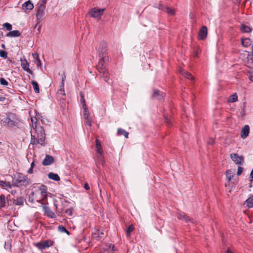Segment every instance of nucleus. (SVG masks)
<instances>
[{
    "mask_svg": "<svg viewBox=\"0 0 253 253\" xmlns=\"http://www.w3.org/2000/svg\"><path fill=\"white\" fill-rule=\"evenodd\" d=\"M108 60L104 59H99L98 64L96 66V69L101 74V78H102L104 81L109 84H112L113 82L110 79V74L106 68V64Z\"/></svg>",
    "mask_w": 253,
    "mask_h": 253,
    "instance_id": "1",
    "label": "nucleus"
},
{
    "mask_svg": "<svg viewBox=\"0 0 253 253\" xmlns=\"http://www.w3.org/2000/svg\"><path fill=\"white\" fill-rule=\"evenodd\" d=\"M6 115V118L5 119L1 120L3 126L9 128H14L15 127H18L20 120L17 115L12 113H7Z\"/></svg>",
    "mask_w": 253,
    "mask_h": 253,
    "instance_id": "2",
    "label": "nucleus"
},
{
    "mask_svg": "<svg viewBox=\"0 0 253 253\" xmlns=\"http://www.w3.org/2000/svg\"><path fill=\"white\" fill-rule=\"evenodd\" d=\"M46 1V0H42L41 3L38 4L37 12L36 14L37 23L35 25L34 29L37 28L39 32L40 31L41 25H38V24L42 20V18L45 14Z\"/></svg>",
    "mask_w": 253,
    "mask_h": 253,
    "instance_id": "3",
    "label": "nucleus"
},
{
    "mask_svg": "<svg viewBox=\"0 0 253 253\" xmlns=\"http://www.w3.org/2000/svg\"><path fill=\"white\" fill-rule=\"evenodd\" d=\"M30 183V179L21 173H17L15 175L12 185L14 187L26 186Z\"/></svg>",
    "mask_w": 253,
    "mask_h": 253,
    "instance_id": "4",
    "label": "nucleus"
},
{
    "mask_svg": "<svg viewBox=\"0 0 253 253\" xmlns=\"http://www.w3.org/2000/svg\"><path fill=\"white\" fill-rule=\"evenodd\" d=\"M35 130L36 132L37 133V143L40 144L42 146H44V140L45 139V134L44 132L43 127L41 126H36Z\"/></svg>",
    "mask_w": 253,
    "mask_h": 253,
    "instance_id": "5",
    "label": "nucleus"
},
{
    "mask_svg": "<svg viewBox=\"0 0 253 253\" xmlns=\"http://www.w3.org/2000/svg\"><path fill=\"white\" fill-rule=\"evenodd\" d=\"M98 56L100 59H104L105 60L109 59L106 42H103L100 43L98 48Z\"/></svg>",
    "mask_w": 253,
    "mask_h": 253,
    "instance_id": "6",
    "label": "nucleus"
},
{
    "mask_svg": "<svg viewBox=\"0 0 253 253\" xmlns=\"http://www.w3.org/2000/svg\"><path fill=\"white\" fill-rule=\"evenodd\" d=\"M54 242L50 240H47L42 242H38L35 244V246L39 250L42 251L53 245Z\"/></svg>",
    "mask_w": 253,
    "mask_h": 253,
    "instance_id": "7",
    "label": "nucleus"
},
{
    "mask_svg": "<svg viewBox=\"0 0 253 253\" xmlns=\"http://www.w3.org/2000/svg\"><path fill=\"white\" fill-rule=\"evenodd\" d=\"M104 8H97L94 7L89 11V14L90 17L100 19L104 11Z\"/></svg>",
    "mask_w": 253,
    "mask_h": 253,
    "instance_id": "8",
    "label": "nucleus"
},
{
    "mask_svg": "<svg viewBox=\"0 0 253 253\" xmlns=\"http://www.w3.org/2000/svg\"><path fill=\"white\" fill-rule=\"evenodd\" d=\"M230 158L236 165L242 166L244 163V157L238 155L237 153H231Z\"/></svg>",
    "mask_w": 253,
    "mask_h": 253,
    "instance_id": "9",
    "label": "nucleus"
},
{
    "mask_svg": "<svg viewBox=\"0 0 253 253\" xmlns=\"http://www.w3.org/2000/svg\"><path fill=\"white\" fill-rule=\"evenodd\" d=\"M20 61L21 62V66L22 69L29 74H33V71L29 68V63L28 62L27 60L25 58L23 59L21 58Z\"/></svg>",
    "mask_w": 253,
    "mask_h": 253,
    "instance_id": "10",
    "label": "nucleus"
},
{
    "mask_svg": "<svg viewBox=\"0 0 253 253\" xmlns=\"http://www.w3.org/2000/svg\"><path fill=\"white\" fill-rule=\"evenodd\" d=\"M54 162V158L49 155H45L44 159L42 162L43 166H47L52 164Z\"/></svg>",
    "mask_w": 253,
    "mask_h": 253,
    "instance_id": "11",
    "label": "nucleus"
},
{
    "mask_svg": "<svg viewBox=\"0 0 253 253\" xmlns=\"http://www.w3.org/2000/svg\"><path fill=\"white\" fill-rule=\"evenodd\" d=\"M208 30L205 26H203L199 30L198 33L199 38L201 40H205L207 36Z\"/></svg>",
    "mask_w": 253,
    "mask_h": 253,
    "instance_id": "12",
    "label": "nucleus"
},
{
    "mask_svg": "<svg viewBox=\"0 0 253 253\" xmlns=\"http://www.w3.org/2000/svg\"><path fill=\"white\" fill-rule=\"evenodd\" d=\"M6 205H9L8 197L6 198L3 194H1L0 195V210L6 207Z\"/></svg>",
    "mask_w": 253,
    "mask_h": 253,
    "instance_id": "13",
    "label": "nucleus"
},
{
    "mask_svg": "<svg viewBox=\"0 0 253 253\" xmlns=\"http://www.w3.org/2000/svg\"><path fill=\"white\" fill-rule=\"evenodd\" d=\"M43 209L45 214H46L48 217L52 218L56 217L55 213L51 211L49 207L44 205L43 206Z\"/></svg>",
    "mask_w": 253,
    "mask_h": 253,
    "instance_id": "14",
    "label": "nucleus"
},
{
    "mask_svg": "<svg viewBox=\"0 0 253 253\" xmlns=\"http://www.w3.org/2000/svg\"><path fill=\"white\" fill-rule=\"evenodd\" d=\"M250 132V127L248 125H245L241 130V137L243 139H245Z\"/></svg>",
    "mask_w": 253,
    "mask_h": 253,
    "instance_id": "15",
    "label": "nucleus"
},
{
    "mask_svg": "<svg viewBox=\"0 0 253 253\" xmlns=\"http://www.w3.org/2000/svg\"><path fill=\"white\" fill-rule=\"evenodd\" d=\"M39 190L41 193V195L42 197V199H44V198H46L47 196V187L46 185H44L43 184H42L39 187Z\"/></svg>",
    "mask_w": 253,
    "mask_h": 253,
    "instance_id": "16",
    "label": "nucleus"
},
{
    "mask_svg": "<svg viewBox=\"0 0 253 253\" xmlns=\"http://www.w3.org/2000/svg\"><path fill=\"white\" fill-rule=\"evenodd\" d=\"M160 9H161L163 11H166L170 15H173L175 13L174 9L169 7L164 6L161 5L160 6Z\"/></svg>",
    "mask_w": 253,
    "mask_h": 253,
    "instance_id": "17",
    "label": "nucleus"
},
{
    "mask_svg": "<svg viewBox=\"0 0 253 253\" xmlns=\"http://www.w3.org/2000/svg\"><path fill=\"white\" fill-rule=\"evenodd\" d=\"M34 8V5L30 0L24 2L22 5V8L24 10H31Z\"/></svg>",
    "mask_w": 253,
    "mask_h": 253,
    "instance_id": "18",
    "label": "nucleus"
},
{
    "mask_svg": "<svg viewBox=\"0 0 253 253\" xmlns=\"http://www.w3.org/2000/svg\"><path fill=\"white\" fill-rule=\"evenodd\" d=\"M92 239L99 241L103 239V236L100 235L99 230L95 229L94 231L92 233Z\"/></svg>",
    "mask_w": 253,
    "mask_h": 253,
    "instance_id": "19",
    "label": "nucleus"
},
{
    "mask_svg": "<svg viewBox=\"0 0 253 253\" xmlns=\"http://www.w3.org/2000/svg\"><path fill=\"white\" fill-rule=\"evenodd\" d=\"M48 178L55 180L56 181H58L60 180V178L57 174L52 172L48 173Z\"/></svg>",
    "mask_w": 253,
    "mask_h": 253,
    "instance_id": "20",
    "label": "nucleus"
},
{
    "mask_svg": "<svg viewBox=\"0 0 253 253\" xmlns=\"http://www.w3.org/2000/svg\"><path fill=\"white\" fill-rule=\"evenodd\" d=\"M20 35L21 33L18 30H14L8 32L6 34V36L8 37H17L20 36Z\"/></svg>",
    "mask_w": 253,
    "mask_h": 253,
    "instance_id": "21",
    "label": "nucleus"
},
{
    "mask_svg": "<svg viewBox=\"0 0 253 253\" xmlns=\"http://www.w3.org/2000/svg\"><path fill=\"white\" fill-rule=\"evenodd\" d=\"M240 29L242 32L244 33H249L252 31V28L251 27L244 24H241Z\"/></svg>",
    "mask_w": 253,
    "mask_h": 253,
    "instance_id": "22",
    "label": "nucleus"
},
{
    "mask_svg": "<svg viewBox=\"0 0 253 253\" xmlns=\"http://www.w3.org/2000/svg\"><path fill=\"white\" fill-rule=\"evenodd\" d=\"M24 199L23 197H20L16 199H14L13 204L17 206H22L24 204Z\"/></svg>",
    "mask_w": 253,
    "mask_h": 253,
    "instance_id": "23",
    "label": "nucleus"
},
{
    "mask_svg": "<svg viewBox=\"0 0 253 253\" xmlns=\"http://www.w3.org/2000/svg\"><path fill=\"white\" fill-rule=\"evenodd\" d=\"M117 134L118 135H124V136L126 138H127L128 137L129 133L128 132H127L125 130H124L122 128H119L118 129Z\"/></svg>",
    "mask_w": 253,
    "mask_h": 253,
    "instance_id": "24",
    "label": "nucleus"
},
{
    "mask_svg": "<svg viewBox=\"0 0 253 253\" xmlns=\"http://www.w3.org/2000/svg\"><path fill=\"white\" fill-rule=\"evenodd\" d=\"M252 42L249 38H244L242 39V44L244 47H248L251 44Z\"/></svg>",
    "mask_w": 253,
    "mask_h": 253,
    "instance_id": "25",
    "label": "nucleus"
},
{
    "mask_svg": "<svg viewBox=\"0 0 253 253\" xmlns=\"http://www.w3.org/2000/svg\"><path fill=\"white\" fill-rule=\"evenodd\" d=\"M249 208H253V195L249 197L245 203Z\"/></svg>",
    "mask_w": 253,
    "mask_h": 253,
    "instance_id": "26",
    "label": "nucleus"
},
{
    "mask_svg": "<svg viewBox=\"0 0 253 253\" xmlns=\"http://www.w3.org/2000/svg\"><path fill=\"white\" fill-rule=\"evenodd\" d=\"M134 230V226L132 224L130 225L127 228V229L126 230V237L127 238H129L130 237L131 233L132 231H133Z\"/></svg>",
    "mask_w": 253,
    "mask_h": 253,
    "instance_id": "27",
    "label": "nucleus"
},
{
    "mask_svg": "<svg viewBox=\"0 0 253 253\" xmlns=\"http://www.w3.org/2000/svg\"><path fill=\"white\" fill-rule=\"evenodd\" d=\"M234 176V175L231 169L227 170L226 171V176L228 182H230Z\"/></svg>",
    "mask_w": 253,
    "mask_h": 253,
    "instance_id": "28",
    "label": "nucleus"
},
{
    "mask_svg": "<svg viewBox=\"0 0 253 253\" xmlns=\"http://www.w3.org/2000/svg\"><path fill=\"white\" fill-rule=\"evenodd\" d=\"M181 74H182V76H183L184 77H185L187 79H190L191 80H194L193 77L192 76L191 74L190 73H189V72H187L184 70H182L181 71Z\"/></svg>",
    "mask_w": 253,
    "mask_h": 253,
    "instance_id": "29",
    "label": "nucleus"
},
{
    "mask_svg": "<svg viewBox=\"0 0 253 253\" xmlns=\"http://www.w3.org/2000/svg\"><path fill=\"white\" fill-rule=\"evenodd\" d=\"M0 185L3 188L6 187L11 188L12 187V185L9 182H6L2 180L0 181Z\"/></svg>",
    "mask_w": 253,
    "mask_h": 253,
    "instance_id": "30",
    "label": "nucleus"
},
{
    "mask_svg": "<svg viewBox=\"0 0 253 253\" xmlns=\"http://www.w3.org/2000/svg\"><path fill=\"white\" fill-rule=\"evenodd\" d=\"M32 84L33 86V88L35 90V91L36 93H39L40 92V88L37 82L36 81H32Z\"/></svg>",
    "mask_w": 253,
    "mask_h": 253,
    "instance_id": "31",
    "label": "nucleus"
},
{
    "mask_svg": "<svg viewBox=\"0 0 253 253\" xmlns=\"http://www.w3.org/2000/svg\"><path fill=\"white\" fill-rule=\"evenodd\" d=\"M83 108V115L84 119H88V118L90 117V114L88 110V108L86 107H84Z\"/></svg>",
    "mask_w": 253,
    "mask_h": 253,
    "instance_id": "32",
    "label": "nucleus"
},
{
    "mask_svg": "<svg viewBox=\"0 0 253 253\" xmlns=\"http://www.w3.org/2000/svg\"><path fill=\"white\" fill-rule=\"evenodd\" d=\"M247 63L253 67V45L252 46V54L250 58L248 59Z\"/></svg>",
    "mask_w": 253,
    "mask_h": 253,
    "instance_id": "33",
    "label": "nucleus"
},
{
    "mask_svg": "<svg viewBox=\"0 0 253 253\" xmlns=\"http://www.w3.org/2000/svg\"><path fill=\"white\" fill-rule=\"evenodd\" d=\"M247 76L252 82H253V68L250 69L247 72Z\"/></svg>",
    "mask_w": 253,
    "mask_h": 253,
    "instance_id": "34",
    "label": "nucleus"
},
{
    "mask_svg": "<svg viewBox=\"0 0 253 253\" xmlns=\"http://www.w3.org/2000/svg\"><path fill=\"white\" fill-rule=\"evenodd\" d=\"M57 94L60 95H65V91L64 89V84H61L60 86L59 89L57 92Z\"/></svg>",
    "mask_w": 253,
    "mask_h": 253,
    "instance_id": "35",
    "label": "nucleus"
},
{
    "mask_svg": "<svg viewBox=\"0 0 253 253\" xmlns=\"http://www.w3.org/2000/svg\"><path fill=\"white\" fill-rule=\"evenodd\" d=\"M238 100V96H230L228 98V101L230 103H233Z\"/></svg>",
    "mask_w": 253,
    "mask_h": 253,
    "instance_id": "36",
    "label": "nucleus"
},
{
    "mask_svg": "<svg viewBox=\"0 0 253 253\" xmlns=\"http://www.w3.org/2000/svg\"><path fill=\"white\" fill-rule=\"evenodd\" d=\"M178 218L180 219H183L187 222L190 220L189 217L188 216H187L185 213L179 214Z\"/></svg>",
    "mask_w": 253,
    "mask_h": 253,
    "instance_id": "37",
    "label": "nucleus"
},
{
    "mask_svg": "<svg viewBox=\"0 0 253 253\" xmlns=\"http://www.w3.org/2000/svg\"><path fill=\"white\" fill-rule=\"evenodd\" d=\"M4 247L5 249L11 251V245L10 242L9 241L5 242Z\"/></svg>",
    "mask_w": 253,
    "mask_h": 253,
    "instance_id": "38",
    "label": "nucleus"
},
{
    "mask_svg": "<svg viewBox=\"0 0 253 253\" xmlns=\"http://www.w3.org/2000/svg\"><path fill=\"white\" fill-rule=\"evenodd\" d=\"M98 163L101 164L102 165L104 166L105 162L104 161V158L103 155H99L98 156Z\"/></svg>",
    "mask_w": 253,
    "mask_h": 253,
    "instance_id": "39",
    "label": "nucleus"
},
{
    "mask_svg": "<svg viewBox=\"0 0 253 253\" xmlns=\"http://www.w3.org/2000/svg\"><path fill=\"white\" fill-rule=\"evenodd\" d=\"M2 26L3 27L5 28L7 30L10 31L12 29V25L8 23H5Z\"/></svg>",
    "mask_w": 253,
    "mask_h": 253,
    "instance_id": "40",
    "label": "nucleus"
},
{
    "mask_svg": "<svg viewBox=\"0 0 253 253\" xmlns=\"http://www.w3.org/2000/svg\"><path fill=\"white\" fill-rule=\"evenodd\" d=\"M0 56L5 59L7 56V53L4 50H0Z\"/></svg>",
    "mask_w": 253,
    "mask_h": 253,
    "instance_id": "41",
    "label": "nucleus"
},
{
    "mask_svg": "<svg viewBox=\"0 0 253 253\" xmlns=\"http://www.w3.org/2000/svg\"><path fill=\"white\" fill-rule=\"evenodd\" d=\"M37 137H36L35 136L31 134V144H35L36 143H37Z\"/></svg>",
    "mask_w": 253,
    "mask_h": 253,
    "instance_id": "42",
    "label": "nucleus"
},
{
    "mask_svg": "<svg viewBox=\"0 0 253 253\" xmlns=\"http://www.w3.org/2000/svg\"><path fill=\"white\" fill-rule=\"evenodd\" d=\"M0 83L3 85H7L8 84V82L2 78L0 79Z\"/></svg>",
    "mask_w": 253,
    "mask_h": 253,
    "instance_id": "43",
    "label": "nucleus"
},
{
    "mask_svg": "<svg viewBox=\"0 0 253 253\" xmlns=\"http://www.w3.org/2000/svg\"><path fill=\"white\" fill-rule=\"evenodd\" d=\"M85 120V123H86V124L90 126H92V120L89 117V118H88V119H84Z\"/></svg>",
    "mask_w": 253,
    "mask_h": 253,
    "instance_id": "44",
    "label": "nucleus"
},
{
    "mask_svg": "<svg viewBox=\"0 0 253 253\" xmlns=\"http://www.w3.org/2000/svg\"><path fill=\"white\" fill-rule=\"evenodd\" d=\"M81 96V99H80V102L82 104L83 108L84 107H86V105L85 102V99L84 98V96Z\"/></svg>",
    "mask_w": 253,
    "mask_h": 253,
    "instance_id": "45",
    "label": "nucleus"
},
{
    "mask_svg": "<svg viewBox=\"0 0 253 253\" xmlns=\"http://www.w3.org/2000/svg\"><path fill=\"white\" fill-rule=\"evenodd\" d=\"M35 63L37 64L38 67H40L42 65L41 61L39 58L35 59Z\"/></svg>",
    "mask_w": 253,
    "mask_h": 253,
    "instance_id": "46",
    "label": "nucleus"
},
{
    "mask_svg": "<svg viewBox=\"0 0 253 253\" xmlns=\"http://www.w3.org/2000/svg\"><path fill=\"white\" fill-rule=\"evenodd\" d=\"M58 228V230L61 232H64L66 231V228L62 225L59 226Z\"/></svg>",
    "mask_w": 253,
    "mask_h": 253,
    "instance_id": "47",
    "label": "nucleus"
},
{
    "mask_svg": "<svg viewBox=\"0 0 253 253\" xmlns=\"http://www.w3.org/2000/svg\"><path fill=\"white\" fill-rule=\"evenodd\" d=\"M243 171V168L241 167H238V169H237V174L238 175H241V174L242 173Z\"/></svg>",
    "mask_w": 253,
    "mask_h": 253,
    "instance_id": "48",
    "label": "nucleus"
},
{
    "mask_svg": "<svg viewBox=\"0 0 253 253\" xmlns=\"http://www.w3.org/2000/svg\"><path fill=\"white\" fill-rule=\"evenodd\" d=\"M65 213L71 216L72 215L73 213L72 210L71 209H68L66 210Z\"/></svg>",
    "mask_w": 253,
    "mask_h": 253,
    "instance_id": "49",
    "label": "nucleus"
},
{
    "mask_svg": "<svg viewBox=\"0 0 253 253\" xmlns=\"http://www.w3.org/2000/svg\"><path fill=\"white\" fill-rule=\"evenodd\" d=\"M96 149L97 148H101V143H100V141L99 140H98V139H96Z\"/></svg>",
    "mask_w": 253,
    "mask_h": 253,
    "instance_id": "50",
    "label": "nucleus"
},
{
    "mask_svg": "<svg viewBox=\"0 0 253 253\" xmlns=\"http://www.w3.org/2000/svg\"><path fill=\"white\" fill-rule=\"evenodd\" d=\"M96 151H97V153L99 154V155H102L103 150H102V147L97 148Z\"/></svg>",
    "mask_w": 253,
    "mask_h": 253,
    "instance_id": "51",
    "label": "nucleus"
},
{
    "mask_svg": "<svg viewBox=\"0 0 253 253\" xmlns=\"http://www.w3.org/2000/svg\"><path fill=\"white\" fill-rule=\"evenodd\" d=\"M165 121L167 124L168 125L170 126L171 125L170 121L167 117H165Z\"/></svg>",
    "mask_w": 253,
    "mask_h": 253,
    "instance_id": "52",
    "label": "nucleus"
},
{
    "mask_svg": "<svg viewBox=\"0 0 253 253\" xmlns=\"http://www.w3.org/2000/svg\"><path fill=\"white\" fill-rule=\"evenodd\" d=\"M65 79H66V76L65 75V73H64L63 75L62 76L61 84H64Z\"/></svg>",
    "mask_w": 253,
    "mask_h": 253,
    "instance_id": "53",
    "label": "nucleus"
},
{
    "mask_svg": "<svg viewBox=\"0 0 253 253\" xmlns=\"http://www.w3.org/2000/svg\"><path fill=\"white\" fill-rule=\"evenodd\" d=\"M33 58L35 59H36L38 58H39V54L37 53H33Z\"/></svg>",
    "mask_w": 253,
    "mask_h": 253,
    "instance_id": "54",
    "label": "nucleus"
},
{
    "mask_svg": "<svg viewBox=\"0 0 253 253\" xmlns=\"http://www.w3.org/2000/svg\"><path fill=\"white\" fill-rule=\"evenodd\" d=\"M84 188L85 189H86L87 190H89V189H90V187L87 183H85L84 185Z\"/></svg>",
    "mask_w": 253,
    "mask_h": 253,
    "instance_id": "55",
    "label": "nucleus"
},
{
    "mask_svg": "<svg viewBox=\"0 0 253 253\" xmlns=\"http://www.w3.org/2000/svg\"><path fill=\"white\" fill-rule=\"evenodd\" d=\"M159 90H157V89L154 90L153 95H159Z\"/></svg>",
    "mask_w": 253,
    "mask_h": 253,
    "instance_id": "56",
    "label": "nucleus"
},
{
    "mask_svg": "<svg viewBox=\"0 0 253 253\" xmlns=\"http://www.w3.org/2000/svg\"><path fill=\"white\" fill-rule=\"evenodd\" d=\"M33 172V168H30L28 170V173L31 174Z\"/></svg>",
    "mask_w": 253,
    "mask_h": 253,
    "instance_id": "57",
    "label": "nucleus"
},
{
    "mask_svg": "<svg viewBox=\"0 0 253 253\" xmlns=\"http://www.w3.org/2000/svg\"><path fill=\"white\" fill-rule=\"evenodd\" d=\"M110 248L111 249V250L113 251L115 250V246L114 245H113L112 246H110Z\"/></svg>",
    "mask_w": 253,
    "mask_h": 253,
    "instance_id": "58",
    "label": "nucleus"
},
{
    "mask_svg": "<svg viewBox=\"0 0 253 253\" xmlns=\"http://www.w3.org/2000/svg\"><path fill=\"white\" fill-rule=\"evenodd\" d=\"M213 142H214V141L212 139H211V141H210L208 142V144L212 145L213 144Z\"/></svg>",
    "mask_w": 253,
    "mask_h": 253,
    "instance_id": "59",
    "label": "nucleus"
},
{
    "mask_svg": "<svg viewBox=\"0 0 253 253\" xmlns=\"http://www.w3.org/2000/svg\"><path fill=\"white\" fill-rule=\"evenodd\" d=\"M99 234H100V235L103 236L104 237V232L103 231H99Z\"/></svg>",
    "mask_w": 253,
    "mask_h": 253,
    "instance_id": "60",
    "label": "nucleus"
},
{
    "mask_svg": "<svg viewBox=\"0 0 253 253\" xmlns=\"http://www.w3.org/2000/svg\"><path fill=\"white\" fill-rule=\"evenodd\" d=\"M35 166L34 162H33L31 164V167L32 168H33Z\"/></svg>",
    "mask_w": 253,
    "mask_h": 253,
    "instance_id": "61",
    "label": "nucleus"
},
{
    "mask_svg": "<svg viewBox=\"0 0 253 253\" xmlns=\"http://www.w3.org/2000/svg\"><path fill=\"white\" fill-rule=\"evenodd\" d=\"M5 99V97H0V101H2Z\"/></svg>",
    "mask_w": 253,
    "mask_h": 253,
    "instance_id": "62",
    "label": "nucleus"
},
{
    "mask_svg": "<svg viewBox=\"0 0 253 253\" xmlns=\"http://www.w3.org/2000/svg\"><path fill=\"white\" fill-rule=\"evenodd\" d=\"M251 176L252 178H253V169L252 170L251 173Z\"/></svg>",
    "mask_w": 253,
    "mask_h": 253,
    "instance_id": "63",
    "label": "nucleus"
},
{
    "mask_svg": "<svg viewBox=\"0 0 253 253\" xmlns=\"http://www.w3.org/2000/svg\"><path fill=\"white\" fill-rule=\"evenodd\" d=\"M226 253H233L231 251H230L229 249L226 251Z\"/></svg>",
    "mask_w": 253,
    "mask_h": 253,
    "instance_id": "64",
    "label": "nucleus"
}]
</instances>
